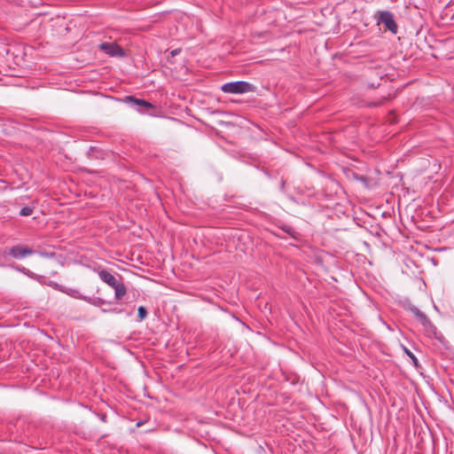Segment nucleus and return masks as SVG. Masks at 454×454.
<instances>
[{
  "label": "nucleus",
  "mask_w": 454,
  "mask_h": 454,
  "mask_svg": "<svg viewBox=\"0 0 454 454\" xmlns=\"http://www.w3.org/2000/svg\"><path fill=\"white\" fill-rule=\"evenodd\" d=\"M137 313H138L139 321L144 320L147 317V314H148L147 309L143 306H140L138 308Z\"/></svg>",
  "instance_id": "15"
},
{
  "label": "nucleus",
  "mask_w": 454,
  "mask_h": 454,
  "mask_svg": "<svg viewBox=\"0 0 454 454\" xmlns=\"http://www.w3.org/2000/svg\"><path fill=\"white\" fill-rule=\"evenodd\" d=\"M256 86L246 82V81H236L230 82L221 86V90L228 94H245L248 92H255Z\"/></svg>",
  "instance_id": "1"
},
{
  "label": "nucleus",
  "mask_w": 454,
  "mask_h": 454,
  "mask_svg": "<svg viewBox=\"0 0 454 454\" xmlns=\"http://www.w3.org/2000/svg\"><path fill=\"white\" fill-rule=\"evenodd\" d=\"M35 253V250H33L26 246H23V245H17V246H13L10 248L6 247V248L0 250V254H2V256L4 259H6L7 256L9 255L14 259L20 260L28 255H32Z\"/></svg>",
  "instance_id": "2"
},
{
  "label": "nucleus",
  "mask_w": 454,
  "mask_h": 454,
  "mask_svg": "<svg viewBox=\"0 0 454 454\" xmlns=\"http://www.w3.org/2000/svg\"><path fill=\"white\" fill-rule=\"evenodd\" d=\"M100 48L111 57L123 56V50L114 43H102Z\"/></svg>",
  "instance_id": "5"
},
{
  "label": "nucleus",
  "mask_w": 454,
  "mask_h": 454,
  "mask_svg": "<svg viewBox=\"0 0 454 454\" xmlns=\"http://www.w3.org/2000/svg\"><path fill=\"white\" fill-rule=\"evenodd\" d=\"M3 260H5L2 254H0V267L4 268V267H6L7 265L4 262Z\"/></svg>",
  "instance_id": "18"
},
{
  "label": "nucleus",
  "mask_w": 454,
  "mask_h": 454,
  "mask_svg": "<svg viewBox=\"0 0 454 454\" xmlns=\"http://www.w3.org/2000/svg\"><path fill=\"white\" fill-rule=\"evenodd\" d=\"M425 328V330L427 332V333L429 334H436V327L434 325V324L431 322V320L426 316V320L425 321H420L419 322Z\"/></svg>",
  "instance_id": "9"
},
{
  "label": "nucleus",
  "mask_w": 454,
  "mask_h": 454,
  "mask_svg": "<svg viewBox=\"0 0 454 454\" xmlns=\"http://www.w3.org/2000/svg\"><path fill=\"white\" fill-rule=\"evenodd\" d=\"M111 312L118 313L119 311L116 309H113L110 310Z\"/></svg>",
  "instance_id": "20"
},
{
  "label": "nucleus",
  "mask_w": 454,
  "mask_h": 454,
  "mask_svg": "<svg viewBox=\"0 0 454 454\" xmlns=\"http://www.w3.org/2000/svg\"><path fill=\"white\" fill-rule=\"evenodd\" d=\"M83 301H85L94 306H99L102 303H104V301L101 298H90L88 296H86V299H84Z\"/></svg>",
  "instance_id": "13"
},
{
  "label": "nucleus",
  "mask_w": 454,
  "mask_h": 454,
  "mask_svg": "<svg viewBox=\"0 0 454 454\" xmlns=\"http://www.w3.org/2000/svg\"><path fill=\"white\" fill-rule=\"evenodd\" d=\"M60 291L67 294L72 298L79 299V300H84L86 299L85 295H82L79 290L74 289V288H67V287H61Z\"/></svg>",
  "instance_id": "7"
},
{
  "label": "nucleus",
  "mask_w": 454,
  "mask_h": 454,
  "mask_svg": "<svg viewBox=\"0 0 454 454\" xmlns=\"http://www.w3.org/2000/svg\"><path fill=\"white\" fill-rule=\"evenodd\" d=\"M123 102H125L127 105H129L131 108H133L140 113H145L142 110V107H145V108H153V107L150 102L141 99V98H137L132 96L125 97V98L123 99Z\"/></svg>",
  "instance_id": "4"
},
{
  "label": "nucleus",
  "mask_w": 454,
  "mask_h": 454,
  "mask_svg": "<svg viewBox=\"0 0 454 454\" xmlns=\"http://www.w3.org/2000/svg\"><path fill=\"white\" fill-rule=\"evenodd\" d=\"M178 53V50H174L171 51L172 56H176Z\"/></svg>",
  "instance_id": "19"
},
{
  "label": "nucleus",
  "mask_w": 454,
  "mask_h": 454,
  "mask_svg": "<svg viewBox=\"0 0 454 454\" xmlns=\"http://www.w3.org/2000/svg\"><path fill=\"white\" fill-rule=\"evenodd\" d=\"M379 23L385 26L387 29L391 31L393 34L397 33V25L394 19V15L388 11H382L379 12Z\"/></svg>",
  "instance_id": "3"
},
{
  "label": "nucleus",
  "mask_w": 454,
  "mask_h": 454,
  "mask_svg": "<svg viewBox=\"0 0 454 454\" xmlns=\"http://www.w3.org/2000/svg\"><path fill=\"white\" fill-rule=\"evenodd\" d=\"M38 254H40V256L42 257H45V258H52L54 257V254L53 253H49V252H38Z\"/></svg>",
  "instance_id": "17"
},
{
  "label": "nucleus",
  "mask_w": 454,
  "mask_h": 454,
  "mask_svg": "<svg viewBox=\"0 0 454 454\" xmlns=\"http://www.w3.org/2000/svg\"><path fill=\"white\" fill-rule=\"evenodd\" d=\"M11 267L15 269L16 270H18L20 272H22L23 274L27 275L29 278H35V274L34 272H32L31 270H29L28 269L25 268V267L19 266V265H16V266L15 265H12Z\"/></svg>",
  "instance_id": "12"
},
{
  "label": "nucleus",
  "mask_w": 454,
  "mask_h": 454,
  "mask_svg": "<svg viewBox=\"0 0 454 454\" xmlns=\"http://www.w3.org/2000/svg\"><path fill=\"white\" fill-rule=\"evenodd\" d=\"M282 231L288 234L291 238H293L295 240L299 239V233L294 230L293 227L289 225H284L282 228Z\"/></svg>",
  "instance_id": "11"
},
{
  "label": "nucleus",
  "mask_w": 454,
  "mask_h": 454,
  "mask_svg": "<svg viewBox=\"0 0 454 454\" xmlns=\"http://www.w3.org/2000/svg\"><path fill=\"white\" fill-rule=\"evenodd\" d=\"M98 277L101 281L113 287L118 282L117 278L107 270H101L98 271Z\"/></svg>",
  "instance_id": "6"
},
{
  "label": "nucleus",
  "mask_w": 454,
  "mask_h": 454,
  "mask_svg": "<svg viewBox=\"0 0 454 454\" xmlns=\"http://www.w3.org/2000/svg\"><path fill=\"white\" fill-rule=\"evenodd\" d=\"M409 309L414 315V317L417 318L419 322L426 320L427 315L416 306H411Z\"/></svg>",
  "instance_id": "10"
},
{
  "label": "nucleus",
  "mask_w": 454,
  "mask_h": 454,
  "mask_svg": "<svg viewBox=\"0 0 454 454\" xmlns=\"http://www.w3.org/2000/svg\"><path fill=\"white\" fill-rule=\"evenodd\" d=\"M33 211H34L33 207L26 206L20 209V215L28 216V215H32Z\"/></svg>",
  "instance_id": "14"
},
{
  "label": "nucleus",
  "mask_w": 454,
  "mask_h": 454,
  "mask_svg": "<svg viewBox=\"0 0 454 454\" xmlns=\"http://www.w3.org/2000/svg\"><path fill=\"white\" fill-rule=\"evenodd\" d=\"M404 351L407 354V356H409V358H411L412 360L414 365L418 366L419 361H418L417 357L414 356V354L406 348H404Z\"/></svg>",
  "instance_id": "16"
},
{
  "label": "nucleus",
  "mask_w": 454,
  "mask_h": 454,
  "mask_svg": "<svg viewBox=\"0 0 454 454\" xmlns=\"http://www.w3.org/2000/svg\"><path fill=\"white\" fill-rule=\"evenodd\" d=\"M113 288L114 289V297L116 300H121L125 295L127 291L124 284L120 282H116Z\"/></svg>",
  "instance_id": "8"
}]
</instances>
